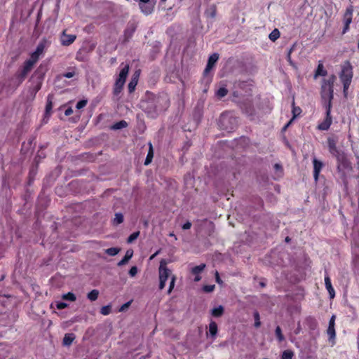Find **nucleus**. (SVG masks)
<instances>
[{
	"label": "nucleus",
	"mask_w": 359,
	"mask_h": 359,
	"mask_svg": "<svg viewBox=\"0 0 359 359\" xmlns=\"http://www.w3.org/2000/svg\"><path fill=\"white\" fill-rule=\"evenodd\" d=\"M337 141L334 137L327 138V147L330 153L334 156L338 162L337 169H347L351 167L350 162L344 152L339 151L337 147Z\"/></svg>",
	"instance_id": "obj_1"
},
{
	"label": "nucleus",
	"mask_w": 359,
	"mask_h": 359,
	"mask_svg": "<svg viewBox=\"0 0 359 359\" xmlns=\"http://www.w3.org/2000/svg\"><path fill=\"white\" fill-rule=\"evenodd\" d=\"M353 76V67L350 62L347 61L342 66L341 71L339 74V79L343 84V92L345 96H346L347 90L351 85Z\"/></svg>",
	"instance_id": "obj_2"
},
{
	"label": "nucleus",
	"mask_w": 359,
	"mask_h": 359,
	"mask_svg": "<svg viewBox=\"0 0 359 359\" xmlns=\"http://www.w3.org/2000/svg\"><path fill=\"white\" fill-rule=\"evenodd\" d=\"M336 76L331 75L328 79H324L321 86V96L324 100H327V103H331L334 97V83L335 81Z\"/></svg>",
	"instance_id": "obj_3"
},
{
	"label": "nucleus",
	"mask_w": 359,
	"mask_h": 359,
	"mask_svg": "<svg viewBox=\"0 0 359 359\" xmlns=\"http://www.w3.org/2000/svg\"><path fill=\"white\" fill-rule=\"evenodd\" d=\"M44 79V71L41 65H40L34 72L31 77L32 85L29 88L31 94L34 96L41 88L43 81Z\"/></svg>",
	"instance_id": "obj_4"
},
{
	"label": "nucleus",
	"mask_w": 359,
	"mask_h": 359,
	"mask_svg": "<svg viewBox=\"0 0 359 359\" xmlns=\"http://www.w3.org/2000/svg\"><path fill=\"white\" fill-rule=\"evenodd\" d=\"M129 72V65H126L121 70L118 77L116 79L113 88V94L118 96L122 91L127 76Z\"/></svg>",
	"instance_id": "obj_5"
},
{
	"label": "nucleus",
	"mask_w": 359,
	"mask_h": 359,
	"mask_svg": "<svg viewBox=\"0 0 359 359\" xmlns=\"http://www.w3.org/2000/svg\"><path fill=\"white\" fill-rule=\"evenodd\" d=\"M147 95H149L150 100L156 107L158 113L159 111L165 110L169 106V100L165 96L156 95L154 93L147 92Z\"/></svg>",
	"instance_id": "obj_6"
},
{
	"label": "nucleus",
	"mask_w": 359,
	"mask_h": 359,
	"mask_svg": "<svg viewBox=\"0 0 359 359\" xmlns=\"http://www.w3.org/2000/svg\"><path fill=\"white\" fill-rule=\"evenodd\" d=\"M140 108L149 118H156L158 115L157 109L150 100L149 95H147V98L145 100H142L141 101Z\"/></svg>",
	"instance_id": "obj_7"
},
{
	"label": "nucleus",
	"mask_w": 359,
	"mask_h": 359,
	"mask_svg": "<svg viewBox=\"0 0 359 359\" xmlns=\"http://www.w3.org/2000/svg\"><path fill=\"white\" fill-rule=\"evenodd\" d=\"M159 273V290H163L165 286V283L171 274V271L167 267L165 260H161L158 269Z\"/></svg>",
	"instance_id": "obj_8"
},
{
	"label": "nucleus",
	"mask_w": 359,
	"mask_h": 359,
	"mask_svg": "<svg viewBox=\"0 0 359 359\" xmlns=\"http://www.w3.org/2000/svg\"><path fill=\"white\" fill-rule=\"evenodd\" d=\"M332 104L326 103L325 104V118L320 123L318 126V129L320 130H327L332 123V117L331 116Z\"/></svg>",
	"instance_id": "obj_9"
},
{
	"label": "nucleus",
	"mask_w": 359,
	"mask_h": 359,
	"mask_svg": "<svg viewBox=\"0 0 359 359\" xmlns=\"http://www.w3.org/2000/svg\"><path fill=\"white\" fill-rule=\"evenodd\" d=\"M137 25L135 20H130L128 22L127 27L123 33V41L128 42L133 36Z\"/></svg>",
	"instance_id": "obj_10"
},
{
	"label": "nucleus",
	"mask_w": 359,
	"mask_h": 359,
	"mask_svg": "<svg viewBox=\"0 0 359 359\" xmlns=\"http://www.w3.org/2000/svg\"><path fill=\"white\" fill-rule=\"evenodd\" d=\"M240 107L243 112L248 116H253L255 114V109L252 100H245L241 104Z\"/></svg>",
	"instance_id": "obj_11"
},
{
	"label": "nucleus",
	"mask_w": 359,
	"mask_h": 359,
	"mask_svg": "<svg viewBox=\"0 0 359 359\" xmlns=\"http://www.w3.org/2000/svg\"><path fill=\"white\" fill-rule=\"evenodd\" d=\"M76 39V35L67 34V29H64L60 35V43L63 46H68L72 44Z\"/></svg>",
	"instance_id": "obj_12"
},
{
	"label": "nucleus",
	"mask_w": 359,
	"mask_h": 359,
	"mask_svg": "<svg viewBox=\"0 0 359 359\" xmlns=\"http://www.w3.org/2000/svg\"><path fill=\"white\" fill-rule=\"evenodd\" d=\"M313 178L316 182L318 180L319 174L323 167V163L318 160L317 158H314L313 159Z\"/></svg>",
	"instance_id": "obj_13"
},
{
	"label": "nucleus",
	"mask_w": 359,
	"mask_h": 359,
	"mask_svg": "<svg viewBox=\"0 0 359 359\" xmlns=\"http://www.w3.org/2000/svg\"><path fill=\"white\" fill-rule=\"evenodd\" d=\"M219 59V54L218 53H213L212 54L208 60V63L206 65V67L204 70V74H208V72H210L212 67L215 66V63Z\"/></svg>",
	"instance_id": "obj_14"
},
{
	"label": "nucleus",
	"mask_w": 359,
	"mask_h": 359,
	"mask_svg": "<svg viewBox=\"0 0 359 359\" xmlns=\"http://www.w3.org/2000/svg\"><path fill=\"white\" fill-rule=\"evenodd\" d=\"M353 5H349L346 8L343 15V22L344 23L351 24L352 22L353 19Z\"/></svg>",
	"instance_id": "obj_15"
},
{
	"label": "nucleus",
	"mask_w": 359,
	"mask_h": 359,
	"mask_svg": "<svg viewBox=\"0 0 359 359\" xmlns=\"http://www.w3.org/2000/svg\"><path fill=\"white\" fill-rule=\"evenodd\" d=\"M205 268V264H201L198 266H196L191 269V273L195 275L194 281L198 282L201 279V276H200V273L204 270Z\"/></svg>",
	"instance_id": "obj_16"
},
{
	"label": "nucleus",
	"mask_w": 359,
	"mask_h": 359,
	"mask_svg": "<svg viewBox=\"0 0 359 359\" xmlns=\"http://www.w3.org/2000/svg\"><path fill=\"white\" fill-rule=\"evenodd\" d=\"M139 7L141 11L148 15L154 11V6L151 3H139Z\"/></svg>",
	"instance_id": "obj_17"
},
{
	"label": "nucleus",
	"mask_w": 359,
	"mask_h": 359,
	"mask_svg": "<svg viewBox=\"0 0 359 359\" xmlns=\"http://www.w3.org/2000/svg\"><path fill=\"white\" fill-rule=\"evenodd\" d=\"M325 285L327 290L329 292L330 298L333 299L335 297V292L332 285L330 278L327 274L325 276Z\"/></svg>",
	"instance_id": "obj_18"
},
{
	"label": "nucleus",
	"mask_w": 359,
	"mask_h": 359,
	"mask_svg": "<svg viewBox=\"0 0 359 359\" xmlns=\"http://www.w3.org/2000/svg\"><path fill=\"white\" fill-rule=\"evenodd\" d=\"M50 45V42L48 41L47 39H43L39 43V44L37 45L36 46V48L35 50V53L36 54H39V55H41L43 51H44V49L48 47V46Z\"/></svg>",
	"instance_id": "obj_19"
},
{
	"label": "nucleus",
	"mask_w": 359,
	"mask_h": 359,
	"mask_svg": "<svg viewBox=\"0 0 359 359\" xmlns=\"http://www.w3.org/2000/svg\"><path fill=\"white\" fill-rule=\"evenodd\" d=\"M138 76L139 75L138 74L136 75V73H135L128 83V92L130 93H133L135 90V87L138 82Z\"/></svg>",
	"instance_id": "obj_20"
},
{
	"label": "nucleus",
	"mask_w": 359,
	"mask_h": 359,
	"mask_svg": "<svg viewBox=\"0 0 359 359\" xmlns=\"http://www.w3.org/2000/svg\"><path fill=\"white\" fill-rule=\"evenodd\" d=\"M149 151L146 157V159L144 161V165H148L150 164L152 161L153 157H154V149L153 145L151 142H149Z\"/></svg>",
	"instance_id": "obj_21"
},
{
	"label": "nucleus",
	"mask_w": 359,
	"mask_h": 359,
	"mask_svg": "<svg viewBox=\"0 0 359 359\" xmlns=\"http://www.w3.org/2000/svg\"><path fill=\"white\" fill-rule=\"evenodd\" d=\"M327 74V70L325 69L323 62L320 61L315 72V78H317L319 76H326Z\"/></svg>",
	"instance_id": "obj_22"
},
{
	"label": "nucleus",
	"mask_w": 359,
	"mask_h": 359,
	"mask_svg": "<svg viewBox=\"0 0 359 359\" xmlns=\"http://www.w3.org/2000/svg\"><path fill=\"white\" fill-rule=\"evenodd\" d=\"M133 255V250H128L125 254L123 258L118 263V266L125 265L132 258Z\"/></svg>",
	"instance_id": "obj_23"
},
{
	"label": "nucleus",
	"mask_w": 359,
	"mask_h": 359,
	"mask_svg": "<svg viewBox=\"0 0 359 359\" xmlns=\"http://www.w3.org/2000/svg\"><path fill=\"white\" fill-rule=\"evenodd\" d=\"M75 339V335L73 333H67L65 334V337L62 340V344L64 346H70L73 341Z\"/></svg>",
	"instance_id": "obj_24"
},
{
	"label": "nucleus",
	"mask_w": 359,
	"mask_h": 359,
	"mask_svg": "<svg viewBox=\"0 0 359 359\" xmlns=\"http://www.w3.org/2000/svg\"><path fill=\"white\" fill-rule=\"evenodd\" d=\"M217 332H218L217 324L215 321L211 320L209 324V333H210V336L212 338H215V337L217 334Z\"/></svg>",
	"instance_id": "obj_25"
},
{
	"label": "nucleus",
	"mask_w": 359,
	"mask_h": 359,
	"mask_svg": "<svg viewBox=\"0 0 359 359\" xmlns=\"http://www.w3.org/2000/svg\"><path fill=\"white\" fill-rule=\"evenodd\" d=\"M27 76V74L24 72V71L22 70L21 69H19L16 72V74H15V76L16 77V79L18 80V86L21 84L25 81V79H26Z\"/></svg>",
	"instance_id": "obj_26"
},
{
	"label": "nucleus",
	"mask_w": 359,
	"mask_h": 359,
	"mask_svg": "<svg viewBox=\"0 0 359 359\" xmlns=\"http://www.w3.org/2000/svg\"><path fill=\"white\" fill-rule=\"evenodd\" d=\"M224 307L222 306H219L212 309L211 314L212 316H214L215 318H219V317H221L224 314Z\"/></svg>",
	"instance_id": "obj_27"
},
{
	"label": "nucleus",
	"mask_w": 359,
	"mask_h": 359,
	"mask_svg": "<svg viewBox=\"0 0 359 359\" xmlns=\"http://www.w3.org/2000/svg\"><path fill=\"white\" fill-rule=\"evenodd\" d=\"M124 217L123 215L121 212H116L115 214V217L111 221V223L114 226H117L123 222Z\"/></svg>",
	"instance_id": "obj_28"
},
{
	"label": "nucleus",
	"mask_w": 359,
	"mask_h": 359,
	"mask_svg": "<svg viewBox=\"0 0 359 359\" xmlns=\"http://www.w3.org/2000/svg\"><path fill=\"white\" fill-rule=\"evenodd\" d=\"M127 126H128V123L126 121H124V120H121L120 121H118V122L115 123L111 126V129H113V130H120V129L126 128Z\"/></svg>",
	"instance_id": "obj_29"
},
{
	"label": "nucleus",
	"mask_w": 359,
	"mask_h": 359,
	"mask_svg": "<svg viewBox=\"0 0 359 359\" xmlns=\"http://www.w3.org/2000/svg\"><path fill=\"white\" fill-rule=\"evenodd\" d=\"M99 296V291L97 290H93L90 292L88 293L87 297L88 299L91 301H95L97 299Z\"/></svg>",
	"instance_id": "obj_30"
},
{
	"label": "nucleus",
	"mask_w": 359,
	"mask_h": 359,
	"mask_svg": "<svg viewBox=\"0 0 359 359\" xmlns=\"http://www.w3.org/2000/svg\"><path fill=\"white\" fill-rule=\"evenodd\" d=\"M228 94V90L225 87L219 88L215 93L219 99H222Z\"/></svg>",
	"instance_id": "obj_31"
},
{
	"label": "nucleus",
	"mask_w": 359,
	"mask_h": 359,
	"mask_svg": "<svg viewBox=\"0 0 359 359\" xmlns=\"http://www.w3.org/2000/svg\"><path fill=\"white\" fill-rule=\"evenodd\" d=\"M53 96L51 95H48L47 97V103L46 105V114H49L53 108V102H52Z\"/></svg>",
	"instance_id": "obj_32"
},
{
	"label": "nucleus",
	"mask_w": 359,
	"mask_h": 359,
	"mask_svg": "<svg viewBox=\"0 0 359 359\" xmlns=\"http://www.w3.org/2000/svg\"><path fill=\"white\" fill-rule=\"evenodd\" d=\"M33 67H34V65L31 62L26 60L23 63V66L21 69L23 70L24 72H25L28 74L32 69Z\"/></svg>",
	"instance_id": "obj_33"
},
{
	"label": "nucleus",
	"mask_w": 359,
	"mask_h": 359,
	"mask_svg": "<svg viewBox=\"0 0 359 359\" xmlns=\"http://www.w3.org/2000/svg\"><path fill=\"white\" fill-rule=\"evenodd\" d=\"M327 333L329 337L330 341H334L336 337V332L334 327H330L328 326L327 330Z\"/></svg>",
	"instance_id": "obj_34"
},
{
	"label": "nucleus",
	"mask_w": 359,
	"mask_h": 359,
	"mask_svg": "<svg viewBox=\"0 0 359 359\" xmlns=\"http://www.w3.org/2000/svg\"><path fill=\"white\" fill-rule=\"evenodd\" d=\"M280 37V32L278 29H274L269 36L271 41H275Z\"/></svg>",
	"instance_id": "obj_35"
},
{
	"label": "nucleus",
	"mask_w": 359,
	"mask_h": 359,
	"mask_svg": "<svg viewBox=\"0 0 359 359\" xmlns=\"http://www.w3.org/2000/svg\"><path fill=\"white\" fill-rule=\"evenodd\" d=\"M62 299L74 302L76 299V297L73 292H69L62 295Z\"/></svg>",
	"instance_id": "obj_36"
},
{
	"label": "nucleus",
	"mask_w": 359,
	"mask_h": 359,
	"mask_svg": "<svg viewBox=\"0 0 359 359\" xmlns=\"http://www.w3.org/2000/svg\"><path fill=\"white\" fill-rule=\"evenodd\" d=\"M275 334L279 342H282L285 339L284 335L282 333L281 328L279 326L276 327Z\"/></svg>",
	"instance_id": "obj_37"
},
{
	"label": "nucleus",
	"mask_w": 359,
	"mask_h": 359,
	"mask_svg": "<svg viewBox=\"0 0 359 359\" xmlns=\"http://www.w3.org/2000/svg\"><path fill=\"white\" fill-rule=\"evenodd\" d=\"M296 47V43H294L290 48L288 50L287 54V60L288 61L289 64L292 66H294V62L292 60L291 58V54L294 51V48Z\"/></svg>",
	"instance_id": "obj_38"
},
{
	"label": "nucleus",
	"mask_w": 359,
	"mask_h": 359,
	"mask_svg": "<svg viewBox=\"0 0 359 359\" xmlns=\"http://www.w3.org/2000/svg\"><path fill=\"white\" fill-rule=\"evenodd\" d=\"M253 317H254V320H255V327L256 328H258L260 327L261 325V321H260V316H259V313L258 311H255L254 313H253Z\"/></svg>",
	"instance_id": "obj_39"
},
{
	"label": "nucleus",
	"mask_w": 359,
	"mask_h": 359,
	"mask_svg": "<svg viewBox=\"0 0 359 359\" xmlns=\"http://www.w3.org/2000/svg\"><path fill=\"white\" fill-rule=\"evenodd\" d=\"M119 251L120 249L118 248H109L105 250V252L109 256H115L119 252Z\"/></svg>",
	"instance_id": "obj_40"
},
{
	"label": "nucleus",
	"mask_w": 359,
	"mask_h": 359,
	"mask_svg": "<svg viewBox=\"0 0 359 359\" xmlns=\"http://www.w3.org/2000/svg\"><path fill=\"white\" fill-rule=\"evenodd\" d=\"M292 114H293V118H295L297 117L301 113L302 109L299 107H295L294 105V101L292 102Z\"/></svg>",
	"instance_id": "obj_41"
},
{
	"label": "nucleus",
	"mask_w": 359,
	"mask_h": 359,
	"mask_svg": "<svg viewBox=\"0 0 359 359\" xmlns=\"http://www.w3.org/2000/svg\"><path fill=\"white\" fill-rule=\"evenodd\" d=\"M294 353L290 350H285L283 352L281 359H292Z\"/></svg>",
	"instance_id": "obj_42"
},
{
	"label": "nucleus",
	"mask_w": 359,
	"mask_h": 359,
	"mask_svg": "<svg viewBox=\"0 0 359 359\" xmlns=\"http://www.w3.org/2000/svg\"><path fill=\"white\" fill-rule=\"evenodd\" d=\"M306 321L311 329L314 330L317 327V321L314 318L309 317L306 319Z\"/></svg>",
	"instance_id": "obj_43"
},
{
	"label": "nucleus",
	"mask_w": 359,
	"mask_h": 359,
	"mask_svg": "<svg viewBox=\"0 0 359 359\" xmlns=\"http://www.w3.org/2000/svg\"><path fill=\"white\" fill-rule=\"evenodd\" d=\"M39 57H40V55L39 54H36L35 52H33L30 55L29 59H28L27 60L29 62H31L34 65L37 62V61L39 60Z\"/></svg>",
	"instance_id": "obj_44"
},
{
	"label": "nucleus",
	"mask_w": 359,
	"mask_h": 359,
	"mask_svg": "<svg viewBox=\"0 0 359 359\" xmlns=\"http://www.w3.org/2000/svg\"><path fill=\"white\" fill-rule=\"evenodd\" d=\"M111 307L109 305L102 306L100 309V313L107 316L111 313Z\"/></svg>",
	"instance_id": "obj_45"
},
{
	"label": "nucleus",
	"mask_w": 359,
	"mask_h": 359,
	"mask_svg": "<svg viewBox=\"0 0 359 359\" xmlns=\"http://www.w3.org/2000/svg\"><path fill=\"white\" fill-rule=\"evenodd\" d=\"M139 235H140V231H135V232L133 233L128 238L127 242L128 243H133L135 240H136L138 238Z\"/></svg>",
	"instance_id": "obj_46"
},
{
	"label": "nucleus",
	"mask_w": 359,
	"mask_h": 359,
	"mask_svg": "<svg viewBox=\"0 0 359 359\" xmlns=\"http://www.w3.org/2000/svg\"><path fill=\"white\" fill-rule=\"evenodd\" d=\"M175 280H176L175 276H172L171 277V280H170V285H169V288H168V294H170L172 290H173V288L175 287Z\"/></svg>",
	"instance_id": "obj_47"
},
{
	"label": "nucleus",
	"mask_w": 359,
	"mask_h": 359,
	"mask_svg": "<svg viewBox=\"0 0 359 359\" xmlns=\"http://www.w3.org/2000/svg\"><path fill=\"white\" fill-rule=\"evenodd\" d=\"M86 104H87V100H81L77 102L76 107L77 109H83V107H85L86 106Z\"/></svg>",
	"instance_id": "obj_48"
},
{
	"label": "nucleus",
	"mask_w": 359,
	"mask_h": 359,
	"mask_svg": "<svg viewBox=\"0 0 359 359\" xmlns=\"http://www.w3.org/2000/svg\"><path fill=\"white\" fill-rule=\"evenodd\" d=\"M215 285H206L203 287V290L205 292H211L215 290Z\"/></svg>",
	"instance_id": "obj_49"
},
{
	"label": "nucleus",
	"mask_w": 359,
	"mask_h": 359,
	"mask_svg": "<svg viewBox=\"0 0 359 359\" xmlns=\"http://www.w3.org/2000/svg\"><path fill=\"white\" fill-rule=\"evenodd\" d=\"M56 307L57 309L62 310V309H64L67 307V304L62 302H57Z\"/></svg>",
	"instance_id": "obj_50"
},
{
	"label": "nucleus",
	"mask_w": 359,
	"mask_h": 359,
	"mask_svg": "<svg viewBox=\"0 0 359 359\" xmlns=\"http://www.w3.org/2000/svg\"><path fill=\"white\" fill-rule=\"evenodd\" d=\"M137 273V266H134L130 268L129 270V275L132 277H134Z\"/></svg>",
	"instance_id": "obj_51"
},
{
	"label": "nucleus",
	"mask_w": 359,
	"mask_h": 359,
	"mask_svg": "<svg viewBox=\"0 0 359 359\" xmlns=\"http://www.w3.org/2000/svg\"><path fill=\"white\" fill-rule=\"evenodd\" d=\"M75 75L74 72H69L63 74V76L67 79L72 78Z\"/></svg>",
	"instance_id": "obj_52"
},
{
	"label": "nucleus",
	"mask_w": 359,
	"mask_h": 359,
	"mask_svg": "<svg viewBox=\"0 0 359 359\" xmlns=\"http://www.w3.org/2000/svg\"><path fill=\"white\" fill-rule=\"evenodd\" d=\"M350 25L348 23H344V28L342 30V34H346L350 29Z\"/></svg>",
	"instance_id": "obj_53"
},
{
	"label": "nucleus",
	"mask_w": 359,
	"mask_h": 359,
	"mask_svg": "<svg viewBox=\"0 0 359 359\" xmlns=\"http://www.w3.org/2000/svg\"><path fill=\"white\" fill-rule=\"evenodd\" d=\"M330 327H334L335 326V316L333 315L329 321V325Z\"/></svg>",
	"instance_id": "obj_54"
},
{
	"label": "nucleus",
	"mask_w": 359,
	"mask_h": 359,
	"mask_svg": "<svg viewBox=\"0 0 359 359\" xmlns=\"http://www.w3.org/2000/svg\"><path fill=\"white\" fill-rule=\"evenodd\" d=\"M191 227V223L189 221H187V222H185L183 225H182V229L184 230H187V229H189Z\"/></svg>",
	"instance_id": "obj_55"
},
{
	"label": "nucleus",
	"mask_w": 359,
	"mask_h": 359,
	"mask_svg": "<svg viewBox=\"0 0 359 359\" xmlns=\"http://www.w3.org/2000/svg\"><path fill=\"white\" fill-rule=\"evenodd\" d=\"M131 304V302H126V304H124L123 305L121 306V309H120V311H124L125 309H126L127 308L129 307V306Z\"/></svg>",
	"instance_id": "obj_56"
},
{
	"label": "nucleus",
	"mask_w": 359,
	"mask_h": 359,
	"mask_svg": "<svg viewBox=\"0 0 359 359\" xmlns=\"http://www.w3.org/2000/svg\"><path fill=\"white\" fill-rule=\"evenodd\" d=\"M72 113H73V109H72V107H68L65 111V115L67 116H70Z\"/></svg>",
	"instance_id": "obj_57"
},
{
	"label": "nucleus",
	"mask_w": 359,
	"mask_h": 359,
	"mask_svg": "<svg viewBox=\"0 0 359 359\" xmlns=\"http://www.w3.org/2000/svg\"><path fill=\"white\" fill-rule=\"evenodd\" d=\"M353 262L354 266H359V255H357L354 257Z\"/></svg>",
	"instance_id": "obj_58"
},
{
	"label": "nucleus",
	"mask_w": 359,
	"mask_h": 359,
	"mask_svg": "<svg viewBox=\"0 0 359 359\" xmlns=\"http://www.w3.org/2000/svg\"><path fill=\"white\" fill-rule=\"evenodd\" d=\"M215 278H216L217 283H220L222 282L217 271L216 272V277H215Z\"/></svg>",
	"instance_id": "obj_59"
},
{
	"label": "nucleus",
	"mask_w": 359,
	"mask_h": 359,
	"mask_svg": "<svg viewBox=\"0 0 359 359\" xmlns=\"http://www.w3.org/2000/svg\"><path fill=\"white\" fill-rule=\"evenodd\" d=\"M274 168L276 170H282V166L280 164H278V163H276L275 165H274Z\"/></svg>",
	"instance_id": "obj_60"
},
{
	"label": "nucleus",
	"mask_w": 359,
	"mask_h": 359,
	"mask_svg": "<svg viewBox=\"0 0 359 359\" xmlns=\"http://www.w3.org/2000/svg\"><path fill=\"white\" fill-rule=\"evenodd\" d=\"M259 285L262 287H266V283L263 281H261L259 282Z\"/></svg>",
	"instance_id": "obj_61"
},
{
	"label": "nucleus",
	"mask_w": 359,
	"mask_h": 359,
	"mask_svg": "<svg viewBox=\"0 0 359 359\" xmlns=\"http://www.w3.org/2000/svg\"><path fill=\"white\" fill-rule=\"evenodd\" d=\"M140 3H148L150 0H139Z\"/></svg>",
	"instance_id": "obj_62"
},
{
	"label": "nucleus",
	"mask_w": 359,
	"mask_h": 359,
	"mask_svg": "<svg viewBox=\"0 0 359 359\" xmlns=\"http://www.w3.org/2000/svg\"><path fill=\"white\" fill-rule=\"evenodd\" d=\"M290 241V238L287 236L285 238V241L289 242Z\"/></svg>",
	"instance_id": "obj_63"
},
{
	"label": "nucleus",
	"mask_w": 359,
	"mask_h": 359,
	"mask_svg": "<svg viewBox=\"0 0 359 359\" xmlns=\"http://www.w3.org/2000/svg\"><path fill=\"white\" fill-rule=\"evenodd\" d=\"M167 0H161V2L165 3Z\"/></svg>",
	"instance_id": "obj_64"
}]
</instances>
